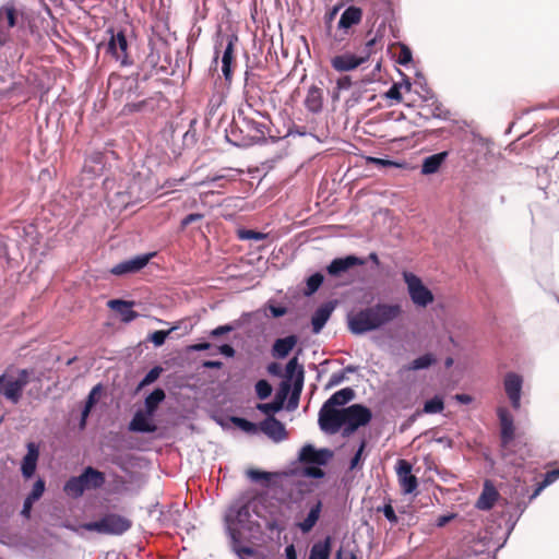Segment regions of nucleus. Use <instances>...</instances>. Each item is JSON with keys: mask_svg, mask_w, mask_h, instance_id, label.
I'll list each match as a JSON object with an SVG mask.
<instances>
[{"mask_svg": "<svg viewBox=\"0 0 559 559\" xmlns=\"http://www.w3.org/2000/svg\"><path fill=\"white\" fill-rule=\"evenodd\" d=\"M402 314V305L378 301L356 312H349L347 314V329L353 335H366L382 330Z\"/></svg>", "mask_w": 559, "mask_h": 559, "instance_id": "f257e3e1", "label": "nucleus"}, {"mask_svg": "<svg viewBox=\"0 0 559 559\" xmlns=\"http://www.w3.org/2000/svg\"><path fill=\"white\" fill-rule=\"evenodd\" d=\"M338 414L321 426L320 430L326 435H335L341 431L342 437L348 438L360 427H365L372 420L371 409L362 403H355L343 407Z\"/></svg>", "mask_w": 559, "mask_h": 559, "instance_id": "f03ea898", "label": "nucleus"}, {"mask_svg": "<svg viewBox=\"0 0 559 559\" xmlns=\"http://www.w3.org/2000/svg\"><path fill=\"white\" fill-rule=\"evenodd\" d=\"M334 452L329 448H316L312 443L304 444L298 451L297 462L300 464L294 474L311 479L326 476L323 469L332 460Z\"/></svg>", "mask_w": 559, "mask_h": 559, "instance_id": "7ed1b4c3", "label": "nucleus"}, {"mask_svg": "<svg viewBox=\"0 0 559 559\" xmlns=\"http://www.w3.org/2000/svg\"><path fill=\"white\" fill-rule=\"evenodd\" d=\"M302 348H298L293 357L288 359L285 366L283 381L286 382L285 393L289 395L286 409L295 411L299 405L300 395L305 383V368L299 362V356Z\"/></svg>", "mask_w": 559, "mask_h": 559, "instance_id": "20e7f679", "label": "nucleus"}, {"mask_svg": "<svg viewBox=\"0 0 559 559\" xmlns=\"http://www.w3.org/2000/svg\"><path fill=\"white\" fill-rule=\"evenodd\" d=\"M239 40V37L236 33L223 34L219 29L216 33L215 46H214V56L212 59V66L215 68L218 64L219 53L223 43L225 41V47L222 51V75L227 85L231 84L233 75H234V66H235V47Z\"/></svg>", "mask_w": 559, "mask_h": 559, "instance_id": "39448f33", "label": "nucleus"}, {"mask_svg": "<svg viewBox=\"0 0 559 559\" xmlns=\"http://www.w3.org/2000/svg\"><path fill=\"white\" fill-rule=\"evenodd\" d=\"M33 374L34 369L29 368L17 369L15 378L9 374L7 370L3 371L0 374V396H3L14 405L17 404Z\"/></svg>", "mask_w": 559, "mask_h": 559, "instance_id": "423d86ee", "label": "nucleus"}, {"mask_svg": "<svg viewBox=\"0 0 559 559\" xmlns=\"http://www.w3.org/2000/svg\"><path fill=\"white\" fill-rule=\"evenodd\" d=\"M132 526L131 520L128 518L109 512L99 519L81 524V528L87 532H96L103 535L120 536Z\"/></svg>", "mask_w": 559, "mask_h": 559, "instance_id": "0eeeda50", "label": "nucleus"}, {"mask_svg": "<svg viewBox=\"0 0 559 559\" xmlns=\"http://www.w3.org/2000/svg\"><path fill=\"white\" fill-rule=\"evenodd\" d=\"M401 274L406 285L408 297L414 306L427 308L435 301L432 290L425 285L418 275L407 270L402 271Z\"/></svg>", "mask_w": 559, "mask_h": 559, "instance_id": "6e6552de", "label": "nucleus"}, {"mask_svg": "<svg viewBox=\"0 0 559 559\" xmlns=\"http://www.w3.org/2000/svg\"><path fill=\"white\" fill-rule=\"evenodd\" d=\"M356 397V392L350 386L335 391L321 406L318 414V425L333 419L343 407H346Z\"/></svg>", "mask_w": 559, "mask_h": 559, "instance_id": "1a4fd4ad", "label": "nucleus"}, {"mask_svg": "<svg viewBox=\"0 0 559 559\" xmlns=\"http://www.w3.org/2000/svg\"><path fill=\"white\" fill-rule=\"evenodd\" d=\"M110 34L107 43L106 51L119 61L122 67L131 66L133 62L128 56V39L123 31L115 33V29L110 27L108 29Z\"/></svg>", "mask_w": 559, "mask_h": 559, "instance_id": "9d476101", "label": "nucleus"}, {"mask_svg": "<svg viewBox=\"0 0 559 559\" xmlns=\"http://www.w3.org/2000/svg\"><path fill=\"white\" fill-rule=\"evenodd\" d=\"M156 255V252H146L136 254L123 261H120L116 265L110 269V274L115 276H127L131 274H135L142 271L151 261L152 258Z\"/></svg>", "mask_w": 559, "mask_h": 559, "instance_id": "9b49d317", "label": "nucleus"}, {"mask_svg": "<svg viewBox=\"0 0 559 559\" xmlns=\"http://www.w3.org/2000/svg\"><path fill=\"white\" fill-rule=\"evenodd\" d=\"M120 186L128 194L129 199L127 202H132L133 204L140 203L151 192L150 185L140 173L127 178Z\"/></svg>", "mask_w": 559, "mask_h": 559, "instance_id": "f8f14e48", "label": "nucleus"}, {"mask_svg": "<svg viewBox=\"0 0 559 559\" xmlns=\"http://www.w3.org/2000/svg\"><path fill=\"white\" fill-rule=\"evenodd\" d=\"M362 17V10L357 5L347 7L341 14L337 22V31L333 35V39L337 43L345 40L349 29L360 23Z\"/></svg>", "mask_w": 559, "mask_h": 559, "instance_id": "ddd939ff", "label": "nucleus"}, {"mask_svg": "<svg viewBox=\"0 0 559 559\" xmlns=\"http://www.w3.org/2000/svg\"><path fill=\"white\" fill-rule=\"evenodd\" d=\"M524 378L518 372H507L503 378V389L514 411L521 408Z\"/></svg>", "mask_w": 559, "mask_h": 559, "instance_id": "4468645a", "label": "nucleus"}, {"mask_svg": "<svg viewBox=\"0 0 559 559\" xmlns=\"http://www.w3.org/2000/svg\"><path fill=\"white\" fill-rule=\"evenodd\" d=\"M499 543H493L492 532L489 530H485L484 532H479L477 535H473L467 540V546L465 549V554L468 557H477L484 554H489L491 548H496ZM497 551L493 550V554Z\"/></svg>", "mask_w": 559, "mask_h": 559, "instance_id": "2eb2a0df", "label": "nucleus"}, {"mask_svg": "<svg viewBox=\"0 0 559 559\" xmlns=\"http://www.w3.org/2000/svg\"><path fill=\"white\" fill-rule=\"evenodd\" d=\"M165 99L166 98L162 92H155L151 96L143 99H133V102L126 103L122 107V114H152L159 108L160 102Z\"/></svg>", "mask_w": 559, "mask_h": 559, "instance_id": "dca6fc26", "label": "nucleus"}, {"mask_svg": "<svg viewBox=\"0 0 559 559\" xmlns=\"http://www.w3.org/2000/svg\"><path fill=\"white\" fill-rule=\"evenodd\" d=\"M366 264V259L358 257L354 253L337 257L331 260L326 265V273L332 277H340L354 266H362Z\"/></svg>", "mask_w": 559, "mask_h": 559, "instance_id": "f3484780", "label": "nucleus"}, {"mask_svg": "<svg viewBox=\"0 0 559 559\" xmlns=\"http://www.w3.org/2000/svg\"><path fill=\"white\" fill-rule=\"evenodd\" d=\"M117 79L120 80V87L112 91L116 98H123L126 103H130L144 95L142 84L132 74Z\"/></svg>", "mask_w": 559, "mask_h": 559, "instance_id": "a211bd4d", "label": "nucleus"}, {"mask_svg": "<svg viewBox=\"0 0 559 559\" xmlns=\"http://www.w3.org/2000/svg\"><path fill=\"white\" fill-rule=\"evenodd\" d=\"M39 443L35 441H28L26 443V453L22 457L20 464L21 475L24 479L28 480L35 476L39 461Z\"/></svg>", "mask_w": 559, "mask_h": 559, "instance_id": "6ab92c4d", "label": "nucleus"}, {"mask_svg": "<svg viewBox=\"0 0 559 559\" xmlns=\"http://www.w3.org/2000/svg\"><path fill=\"white\" fill-rule=\"evenodd\" d=\"M368 60L369 53L356 55L352 52H344L336 55L331 59V67L340 73L350 72Z\"/></svg>", "mask_w": 559, "mask_h": 559, "instance_id": "aec40b11", "label": "nucleus"}, {"mask_svg": "<svg viewBox=\"0 0 559 559\" xmlns=\"http://www.w3.org/2000/svg\"><path fill=\"white\" fill-rule=\"evenodd\" d=\"M395 471L402 492L404 495H412L416 492L418 488V479L412 474L413 465L408 461L401 459L396 463Z\"/></svg>", "mask_w": 559, "mask_h": 559, "instance_id": "412c9836", "label": "nucleus"}, {"mask_svg": "<svg viewBox=\"0 0 559 559\" xmlns=\"http://www.w3.org/2000/svg\"><path fill=\"white\" fill-rule=\"evenodd\" d=\"M497 416L500 424V443L502 448H506L515 438L514 418L507 407H498Z\"/></svg>", "mask_w": 559, "mask_h": 559, "instance_id": "4be33fe9", "label": "nucleus"}, {"mask_svg": "<svg viewBox=\"0 0 559 559\" xmlns=\"http://www.w3.org/2000/svg\"><path fill=\"white\" fill-rule=\"evenodd\" d=\"M252 510L250 500L241 504L231 506L224 518L225 530L228 526L236 527L235 524L243 527L250 521Z\"/></svg>", "mask_w": 559, "mask_h": 559, "instance_id": "5701e85b", "label": "nucleus"}, {"mask_svg": "<svg viewBox=\"0 0 559 559\" xmlns=\"http://www.w3.org/2000/svg\"><path fill=\"white\" fill-rule=\"evenodd\" d=\"M285 388L286 382L282 381L271 402L257 404L255 408L265 415V418L275 417V414L286 408L285 402L289 396L285 393Z\"/></svg>", "mask_w": 559, "mask_h": 559, "instance_id": "b1692460", "label": "nucleus"}, {"mask_svg": "<svg viewBox=\"0 0 559 559\" xmlns=\"http://www.w3.org/2000/svg\"><path fill=\"white\" fill-rule=\"evenodd\" d=\"M226 534L230 540V550L237 556L238 559H247L254 557L258 550L248 545L242 544V534L238 527H227Z\"/></svg>", "mask_w": 559, "mask_h": 559, "instance_id": "393cba45", "label": "nucleus"}, {"mask_svg": "<svg viewBox=\"0 0 559 559\" xmlns=\"http://www.w3.org/2000/svg\"><path fill=\"white\" fill-rule=\"evenodd\" d=\"M336 306L337 300L333 299L323 302L314 310L310 319L311 332L313 334H319L324 329Z\"/></svg>", "mask_w": 559, "mask_h": 559, "instance_id": "a878e982", "label": "nucleus"}, {"mask_svg": "<svg viewBox=\"0 0 559 559\" xmlns=\"http://www.w3.org/2000/svg\"><path fill=\"white\" fill-rule=\"evenodd\" d=\"M500 499V493L495 484L490 479H486L483 489L475 502V508L480 511H489L493 508L495 503Z\"/></svg>", "mask_w": 559, "mask_h": 559, "instance_id": "bb28decb", "label": "nucleus"}, {"mask_svg": "<svg viewBox=\"0 0 559 559\" xmlns=\"http://www.w3.org/2000/svg\"><path fill=\"white\" fill-rule=\"evenodd\" d=\"M260 431L276 443L287 438V430L284 423L276 417L264 418L260 423Z\"/></svg>", "mask_w": 559, "mask_h": 559, "instance_id": "cd10ccee", "label": "nucleus"}, {"mask_svg": "<svg viewBox=\"0 0 559 559\" xmlns=\"http://www.w3.org/2000/svg\"><path fill=\"white\" fill-rule=\"evenodd\" d=\"M239 120L240 123L245 127L246 133L254 132V135L250 134V138L253 140L252 145H265L269 143V139H266L265 135V132L269 129L265 123L259 122L247 116L241 117V112L239 114Z\"/></svg>", "mask_w": 559, "mask_h": 559, "instance_id": "c85d7f7f", "label": "nucleus"}, {"mask_svg": "<svg viewBox=\"0 0 559 559\" xmlns=\"http://www.w3.org/2000/svg\"><path fill=\"white\" fill-rule=\"evenodd\" d=\"M299 342L297 334H289L284 337H277L271 347V355L273 358L283 360L286 359L294 350Z\"/></svg>", "mask_w": 559, "mask_h": 559, "instance_id": "c756f323", "label": "nucleus"}, {"mask_svg": "<svg viewBox=\"0 0 559 559\" xmlns=\"http://www.w3.org/2000/svg\"><path fill=\"white\" fill-rule=\"evenodd\" d=\"M226 141L236 147H250L252 146V139L249 133H246L245 127L240 123L231 122L225 130Z\"/></svg>", "mask_w": 559, "mask_h": 559, "instance_id": "7c9ffc66", "label": "nucleus"}, {"mask_svg": "<svg viewBox=\"0 0 559 559\" xmlns=\"http://www.w3.org/2000/svg\"><path fill=\"white\" fill-rule=\"evenodd\" d=\"M46 490V483L43 478H37L31 491L26 495L23 501L22 510L20 512L21 516L24 519H29L33 510V506L44 495Z\"/></svg>", "mask_w": 559, "mask_h": 559, "instance_id": "2f4dec72", "label": "nucleus"}, {"mask_svg": "<svg viewBox=\"0 0 559 559\" xmlns=\"http://www.w3.org/2000/svg\"><path fill=\"white\" fill-rule=\"evenodd\" d=\"M81 478L85 490H98L106 485V474L92 465L82 468Z\"/></svg>", "mask_w": 559, "mask_h": 559, "instance_id": "473e14b6", "label": "nucleus"}, {"mask_svg": "<svg viewBox=\"0 0 559 559\" xmlns=\"http://www.w3.org/2000/svg\"><path fill=\"white\" fill-rule=\"evenodd\" d=\"M133 306L134 301L122 298H114L107 302V307L118 312L121 316V321L127 324L140 317V314L133 310Z\"/></svg>", "mask_w": 559, "mask_h": 559, "instance_id": "72a5a7b5", "label": "nucleus"}, {"mask_svg": "<svg viewBox=\"0 0 559 559\" xmlns=\"http://www.w3.org/2000/svg\"><path fill=\"white\" fill-rule=\"evenodd\" d=\"M508 507H511V510L508 512V518L506 520V532L503 540L498 544L495 548V551H499L507 543L508 538L512 534L513 530L515 528L519 520L527 509V503H518V504H509Z\"/></svg>", "mask_w": 559, "mask_h": 559, "instance_id": "f704fd0d", "label": "nucleus"}, {"mask_svg": "<svg viewBox=\"0 0 559 559\" xmlns=\"http://www.w3.org/2000/svg\"><path fill=\"white\" fill-rule=\"evenodd\" d=\"M154 416L147 414L146 411L144 413L138 411L129 423L128 429L136 433H153L157 429L153 419Z\"/></svg>", "mask_w": 559, "mask_h": 559, "instance_id": "c9c22d12", "label": "nucleus"}, {"mask_svg": "<svg viewBox=\"0 0 559 559\" xmlns=\"http://www.w3.org/2000/svg\"><path fill=\"white\" fill-rule=\"evenodd\" d=\"M323 90L314 84L310 85L304 99V106L308 112L319 115L323 110Z\"/></svg>", "mask_w": 559, "mask_h": 559, "instance_id": "e433bc0d", "label": "nucleus"}, {"mask_svg": "<svg viewBox=\"0 0 559 559\" xmlns=\"http://www.w3.org/2000/svg\"><path fill=\"white\" fill-rule=\"evenodd\" d=\"M528 485L525 481L521 480L520 478H516L514 483L510 486L509 498L503 500V504L509 506L518 503H527V506H530L531 502H528Z\"/></svg>", "mask_w": 559, "mask_h": 559, "instance_id": "4c0bfd02", "label": "nucleus"}, {"mask_svg": "<svg viewBox=\"0 0 559 559\" xmlns=\"http://www.w3.org/2000/svg\"><path fill=\"white\" fill-rule=\"evenodd\" d=\"M323 502L318 499L316 503L310 507L306 518L295 524L302 534H308L313 530L320 520Z\"/></svg>", "mask_w": 559, "mask_h": 559, "instance_id": "58836bf2", "label": "nucleus"}, {"mask_svg": "<svg viewBox=\"0 0 559 559\" xmlns=\"http://www.w3.org/2000/svg\"><path fill=\"white\" fill-rule=\"evenodd\" d=\"M449 156L448 151H441L423 158L420 173L425 176L433 175L439 171Z\"/></svg>", "mask_w": 559, "mask_h": 559, "instance_id": "ea45409f", "label": "nucleus"}, {"mask_svg": "<svg viewBox=\"0 0 559 559\" xmlns=\"http://www.w3.org/2000/svg\"><path fill=\"white\" fill-rule=\"evenodd\" d=\"M333 549V537L324 536L312 544L308 559H330Z\"/></svg>", "mask_w": 559, "mask_h": 559, "instance_id": "a19ab883", "label": "nucleus"}, {"mask_svg": "<svg viewBox=\"0 0 559 559\" xmlns=\"http://www.w3.org/2000/svg\"><path fill=\"white\" fill-rule=\"evenodd\" d=\"M166 393L160 386L154 388L144 399V409L150 415H155L158 406L165 401Z\"/></svg>", "mask_w": 559, "mask_h": 559, "instance_id": "79ce46f5", "label": "nucleus"}, {"mask_svg": "<svg viewBox=\"0 0 559 559\" xmlns=\"http://www.w3.org/2000/svg\"><path fill=\"white\" fill-rule=\"evenodd\" d=\"M437 362V357L432 353H425L415 359H413L409 364L403 367L406 371H418V370H427L431 368Z\"/></svg>", "mask_w": 559, "mask_h": 559, "instance_id": "37998d69", "label": "nucleus"}, {"mask_svg": "<svg viewBox=\"0 0 559 559\" xmlns=\"http://www.w3.org/2000/svg\"><path fill=\"white\" fill-rule=\"evenodd\" d=\"M430 100H431V104L427 105V108L429 109V114L424 115L421 112H418V116L425 120H429L430 118L439 119V120H449L451 112L448 109H443V106L438 100L437 96H435V98H432Z\"/></svg>", "mask_w": 559, "mask_h": 559, "instance_id": "c03bdc74", "label": "nucleus"}, {"mask_svg": "<svg viewBox=\"0 0 559 559\" xmlns=\"http://www.w3.org/2000/svg\"><path fill=\"white\" fill-rule=\"evenodd\" d=\"M63 491L73 499L81 498L86 491L81 475L69 477L63 485Z\"/></svg>", "mask_w": 559, "mask_h": 559, "instance_id": "a18cd8bd", "label": "nucleus"}, {"mask_svg": "<svg viewBox=\"0 0 559 559\" xmlns=\"http://www.w3.org/2000/svg\"><path fill=\"white\" fill-rule=\"evenodd\" d=\"M324 275L321 271H316L309 276L305 278V285L306 287L302 290V295L305 297H311L313 296L323 285L324 283Z\"/></svg>", "mask_w": 559, "mask_h": 559, "instance_id": "49530a36", "label": "nucleus"}, {"mask_svg": "<svg viewBox=\"0 0 559 559\" xmlns=\"http://www.w3.org/2000/svg\"><path fill=\"white\" fill-rule=\"evenodd\" d=\"M259 310L262 311L267 319H280L288 313V308L278 304L273 298L269 299Z\"/></svg>", "mask_w": 559, "mask_h": 559, "instance_id": "de8ad7c7", "label": "nucleus"}, {"mask_svg": "<svg viewBox=\"0 0 559 559\" xmlns=\"http://www.w3.org/2000/svg\"><path fill=\"white\" fill-rule=\"evenodd\" d=\"M128 199H129L128 194L121 188L120 185L118 186L116 191L109 192L108 195H107V200H108L109 205L112 209H118L119 211L126 210L129 206L134 205L132 202H127Z\"/></svg>", "mask_w": 559, "mask_h": 559, "instance_id": "09e8293b", "label": "nucleus"}, {"mask_svg": "<svg viewBox=\"0 0 559 559\" xmlns=\"http://www.w3.org/2000/svg\"><path fill=\"white\" fill-rule=\"evenodd\" d=\"M372 82H373V79L368 78V76L364 78L359 82L357 81V85H354L352 87L353 91L350 93V96L345 102L346 107L352 108V107L356 106L357 104H359L362 99L364 93L366 92L365 86H367L368 84H370Z\"/></svg>", "mask_w": 559, "mask_h": 559, "instance_id": "8fccbe9b", "label": "nucleus"}, {"mask_svg": "<svg viewBox=\"0 0 559 559\" xmlns=\"http://www.w3.org/2000/svg\"><path fill=\"white\" fill-rule=\"evenodd\" d=\"M228 421H230L235 427L239 430L243 431L247 435H257L260 431V423L255 424L246 417L229 415Z\"/></svg>", "mask_w": 559, "mask_h": 559, "instance_id": "3c124183", "label": "nucleus"}, {"mask_svg": "<svg viewBox=\"0 0 559 559\" xmlns=\"http://www.w3.org/2000/svg\"><path fill=\"white\" fill-rule=\"evenodd\" d=\"M368 445V441L366 438H361L355 453L349 460L348 469L349 471H357L361 469L364 465V461L366 459L365 451Z\"/></svg>", "mask_w": 559, "mask_h": 559, "instance_id": "603ef678", "label": "nucleus"}, {"mask_svg": "<svg viewBox=\"0 0 559 559\" xmlns=\"http://www.w3.org/2000/svg\"><path fill=\"white\" fill-rule=\"evenodd\" d=\"M106 484L107 491L110 495H123L128 490L126 478L118 473L110 474V479Z\"/></svg>", "mask_w": 559, "mask_h": 559, "instance_id": "864d4df0", "label": "nucleus"}, {"mask_svg": "<svg viewBox=\"0 0 559 559\" xmlns=\"http://www.w3.org/2000/svg\"><path fill=\"white\" fill-rule=\"evenodd\" d=\"M274 476L273 473L260 468H249L247 471V477L251 483L261 484L265 487L272 484Z\"/></svg>", "mask_w": 559, "mask_h": 559, "instance_id": "5fc2aeb1", "label": "nucleus"}, {"mask_svg": "<svg viewBox=\"0 0 559 559\" xmlns=\"http://www.w3.org/2000/svg\"><path fill=\"white\" fill-rule=\"evenodd\" d=\"M252 512L262 521H265L266 519H278L287 521L286 512L280 506H272L270 508H266L265 513H262L260 509L257 506H254Z\"/></svg>", "mask_w": 559, "mask_h": 559, "instance_id": "6e6d98bb", "label": "nucleus"}, {"mask_svg": "<svg viewBox=\"0 0 559 559\" xmlns=\"http://www.w3.org/2000/svg\"><path fill=\"white\" fill-rule=\"evenodd\" d=\"M444 409V399L440 394H435L432 397L426 400L423 405L421 412L424 414L435 415L440 414Z\"/></svg>", "mask_w": 559, "mask_h": 559, "instance_id": "4d7b16f0", "label": "nucleus"}, {"mask_svg": "<svg viewBox=\"0 0 559 559\" xmlns=\"http://www.w3.org/2000/svg\"><path fill=\"white\" fill-rule=\"evenodd\" d=\"M163 371H164V368L160 365H156L153 368H151L143 376V378L138 382L136 388H135V392H140L144 388H146V386L153 384L154 382H156L159 379V377L163 373Z\"/></svg>", "mask_w": 559, "mask_h": 559, "instance_id": "13d9d810", "label": "nucleus"}, {"mask_svg": "<svg viewBox=\"0 0 559 559\" xmlns=\"http://www.w3.org/2000/svg\"><path fill=\"white\" fill-rule=\"evenodd\" d=\"M264 522L265 530L270 533V538H274L273 534L277 539L281 538V535L287 528V521L278 520V519H266Z\"/></svg>", "mask_w": 559, "mask_h": 559, "instance_id": "bf43d9fd", "label": "nucleus"}, {"mask_svg": "<svg viewBox=\"0 0 559 559\" xmlns=\"http://www.w3.org/2000/svg\"><path fill=\"white\" fill-rule=\"evenodd\" d=\"M367 160L369 164H372L378 168H390V167L405 168L406 167L405 162H400V160L391 159L388 157L382 158V157L369 156V157H367Z\"/></svg>", "mask_w": 559, "mask_h": 559, "instance_id": "052dcab7", "label": "nucleus"}, {"mask_svg": "<svg viewBox=\"0 0 559 559\" xmlns=\"http://www.w3.org/2000/svg\"><path fill=\"white\" fill-rule=\"evenodd\" d=\"M415 78H416L415 84H417L419 86L420 91L424 93V95L420 96L421 99L424 102L428 103V102H430V99L435 98L436 94L429 87L424 73L420 71H417L415 73Z\"/></svg>", "mask_w": 559, "mask_h": 559, "instance_id": "680f3d73", "label": "nucleus"}, {"mask_svg": "<svg viewBox=\"0 0 559 559\" xmlns=\"http://www.w3.org/2000/svg\"><path fill=\"white\" fill-rule=\"evenodd\" d=\"M376 510L377 512H381L383 516L388 520V522H390L392 525L399 524L400 518L392 506L391 499L384 502L383 506L377 507Z\"/></svg>", "mask_w": 559, "mask_h": 559, "instance_id": "e2e57ef3", "label": "nucleus"}, {"mask_svg": "<svg viewBox=\"0 0 559 559\" xmlns=\"http://www.w3.org/2000/svg\"><path fill=\"white\" fill-rule=\"evenodd\" d=\"M237 236L240 240H252L258 242L266 239L267 234L255 229L239 228L237 231Z\"/></svg>", "mask_w": 559, "mask_h": 559, "instance_id": "0e129e2a", "label": "nucleus"}, {"mask_svg": "<svg viewBox=\"0 0 559 559\" xmlns=\"http://www.w3.org/2000/svg\"><path fill=\"white\" fill-rule=\"evenodd\" d=\"M255 395L259 400H266L272 395L273 386L266 379H260L254 384Z\"/></svg>", "mask_w": 559, "mask_h": 559, "instance_id": "69168bd1", "label": "nucleus"}, {"mask_svg": "<svg viewBox=\"0 0 559 559\" xmlns=\"http://www.w3.org/2000/svg\"><path fill=\"white\" fill-rule=\"evenodd\" d=\"M397 46L400 48V55L395 61H396V63H399L403 67H407L414 60L413 59V50L411 49V47L408 45H406L402 41H399Z\"/></svg>", "mask_w": 559, "mask_h": 559, "instance_id": "338daca9", "label": "nucleus"}, {"mask_svg": "<svg viewBox=\"0 0 559 559\" xmlns=\"http://www.w3.org/2000/svg\"><path fill=\"white\" fill-rule=\"evenodd\" d=\"M169 336L170 331L155 330L147 335L146 341L151 342L154 345V347H162Z\"/></svg>", "mask_w": 559, "mask_h": 559, "instance_id": "774afa93", "label": "nucleus"}]
</instances>
